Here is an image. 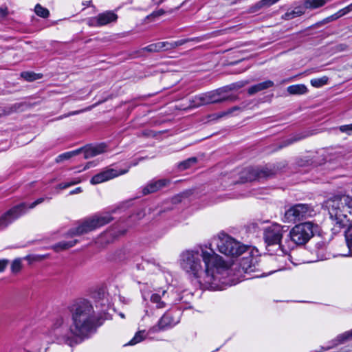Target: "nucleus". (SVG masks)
<instances>
[{"mask_svg":"<svg viewBox=\"0 0 352 352\" xmlns=\"http://www.w3.org/2000/svg\"><path fill=\"white\" fill-rule=\"evenodd\" d=\"M69 311L72 320L69 326L63 316H58L52 320L49 329L32 330L28 337V344L34 348L52 342L73 347L96 332L98 317L91 302L78 300L69 307Z\"/></svg>","mask_w":352,"mask_h":352,"instance_id":"1","label":"nucleus"},{"mask_svg":"<svg viewBox=\"0 0 352 352\" xmlns=\"http://www.w3.org/2000/svg\"><path fill=\"white\" fill-rule=\"evenodd\" d=\"M179 263L203 289H221V284L226 283L224 278L228 274L227 264L210 247L200 245L182 252Z\"/></svg>","mask_w":352,"mask_h":352,"instance_id":"2","label":"nucleus"},{"mask_svg":"<svg viewBox=\"0 0 352 352\" xmlns=\"http://www.w3.org/2000/svg\"><path fill=\"white\" fill-rule=\"evenodd\" d=\"M333 230L352 228V197L349 195L335 197L327 203Z\"/></svg>","mask_w":352,"mask_h":352,"instance_id":"3","label":"nucleus"},{"mask_svg":"<svg viewBox=\"0 0 352 352\" xmlns=\"http://www.w3.org/2000/svg\"><path fill=\"white\" fill-rule=\"evenodd\" d=\"M318 232V225L311 221H306L296 225L287 234L286 248L289 250L295 245H303L306 244Z\"/></svg>","mask_w":352,"mask_h":352,"instance_id":"4","label":"nucleus"},{"mask_svg":"<svg viewBox=\"0 0 352 352\" xmlns=\"http://www.w3.org/2000/svg\"><path fill=\"white\" fill-rule=\"evenodd\" d=\"M287 227L279 224H274L265 230L264 240L269 252L273 251V247H277V250L287 253L289 248H286Z\"/></svg>","mask_w":352,"mask_h":352,"instance_id":"5","label":"nucleus"},{"mask_svg":"<svg viewBox=\"0 0 352 352\" xmlns=\"http://www.w3.org/2000/svg\"><path fill=\"white\" fill-rule=\"evenodd\" d=\"M212 244L217 245L221 253L230 256H238L244 253L248 248L225 233H220L213 237L210 245Z\"/></svg>","mask_w":352,"mask_h":352,"instance_id":"6","label":"nucleus"},{"mask_svg":"<svg viewBox=\"0 0 352 352\" xmlns=\"http://www.w3.org/2000/svg\"><path fill=\"white\" fill-rule=\"evenodd\" d=\"M112 219L109 213L94 215L84 220L77 228L70 230L69 234L76 236L87 233L110 223Z\"/></svg>","mask_w":352,"mask_h":352,"instance_id":"7","label":"nucleus"},{"mask_svg":"<svg viewBox=\"0 0 352 352\" xmlns=\"http://www.w3.org/2000/svg\"><path fill=\"white\" fill-rule=\"evenodd\" d=\"M43 201L44 198H38L29 206L25 203H21L14 206L0 217V230L6 228L13 221L24 214L28 208H34L37 205L41 204Z\"/></svg>","mask_w":352,"mask_h":352,"instance_id":"8","label":"nucleus"},{"mask_svg":"<svg viewBox=\"0 0 352 352\" xmlns=\"http://www.w3.org/2000/svg\"><path fill=\"white\" fill-rule=\"evenodd\" d=\"M106 151L107 146L104 143L99 144L96 146H86L85 148H81L79 149H76L75 151L66 152L63 154H60L56 158V162L58 163L64 160H69L71 157L79 154L82 151H83L84 153V158L89 159L98 155H100L105 152Z\"/></svg>","mask_w":352,"mask_h":352,"instance_id":"9","label":"nucleus"},{"mask_svg":"<svg viewBox=\"0 0 352 352\" xmlns=\"http://www.w3.org/2000/svg\"><path fill=\"white\" fill-rule=\"evenodd\" d=\"M179 311H169L166 312L159 320L157 324L148 329L149 333H155L170 329L180 321Z\"/></svg>","mask_w":352,"mask_h":352,"instance_id":"10","label":"nucleus"},{"mask_svg":"<svg viewBox=\"0 0 352 352\" xmlns=\"http://www.w3.org/2000/svg\"><path fill=\"white\" fill-rule=\"evenodd\" d=\"M314 210L306 204H296L289 208L285 213V217L289 222H296L304 218L311 217Z\"/></svg>","mask_w":352,"mask_h":352,"instance_id":"11","label":"nucleus"},{"mask_svg":"<svg viewBox=\"0 0 352 352\" xmlns=\"http://www.w3.org/2000/svg\"><path fill=\"white\" fill-rule=\"evenodd\" d=\"M274 168L271 167L265 166L262 168L258 167H249L244 170L245 174V179L246 181H254L256 179H267L275 174Z\"/></svg>","mask_w":352,"mask_h":352,"instance_id":"12","label":"nucleus"},{"mask_svg":"<svg viewBox=\"0 0 352 352\" xmlns=\"http://www.w3.org/2000/svg\"><path fill=\"white\" fill-rule=\"evenodd\" d=\"M118 16L112 11H107L95 17L87 19V24L90 27H100L116 21Z\"/></svg>","mask_w":352,"mask_h":352,"instance_id":"13","label":"nucleus"},{"mask_svg":"<svg viewBox=\"0 0 352 352\" xmlns=\"http://www.w3.org/2000/svg\"><path fill=\"white\" fill-rule=\"evenodd\" d=\"M129 169L122 170L118 171L113 168H107L103 171L94 175L90 180V182L93 185L98 184L111 179H113L119 175H124L128 173Z\"/></svg>","mask_w":352,"mask_h":352,"instance_id":"14","label":"nucleus"},{"mask_svg":"<svg viewBox=\"0 0 352 352\" xmlns=\"http://www.w3.org/2000/svg\"><path fill=\"white\" fill-rule=\"evenodd\" d=\"M226 91V88L216 89L212 91L207 92L208 103L214 104L221 103L227 100L235 101L238 99L237 96L233 95H225Z\"/></svg>","mask_w":352,"mask_h":352,"instance_id":"15","label":"nucleus"},{"mask_svg":"<svg viewBox=\"0 0 352 352\" xmlns=\"http://www.w3.org/2000/svg\"><path fill=\"white\" fill-rule=\"evenodd\" d=\"M170 183V181L166 179H161L158 180L151 181L142 189L144 195H148L157 192L162 188L166 186Z\"/></svg>","mask_w":352,"mask_h":352,"instance_id":"16","label":"nucleus"},{"mask_svg":"<svg viewBox=\"0 0 352 352\" xmlns=\"http://www.w3.org/2000/svg\"><path fill=\"white\" fill-rule=\"evenodd\" d=\"M150 302L156 309H163L168 303L167 292L163 290L161 293H153L150 296Z\"/></svg>","mask_w":352,"mask_h":352,"instance_id":"17","label":"nucleus"},{"mask_svg":"<svg viewBox=\"0 0 352 352\" xmlns=\"http://www.w3.org/2000/svg\"><path fill=\"white\" fill-rule=\"evenodd\" d=\"M240 266L245 273H252L256 270V261L250 254L248 256L243 257L241 262Z\"/></svg>","mask_w":352,"mask_h":352,"instance_id":"18","label":"nucleus"},{"mask_svg":"<svg viewBox=\"0 0 352 352\" xmlns=\"http://www.w3.org/2000/svg\"><path fill=\"white\" fill-rule=\"evenodd\" d=\"M211 36H212V34H204V35H202L200 36H197V37L180 39V40L173 42V47H174V49H175L176 47L181 46L182 45H184L188 42L200 43V42H202V41H206V40L210 38Z\"/></svg>","mask_w":352,"mask_h":352,"instance_id":"19","label":"nucleus"},{"mask_svg":"<svg viewBox=\"0 0 352 352\" xmlns=\"http://www.w3.org/2000/svg\"><path fill=\"white\" fill-rule=\"evenodd\" d=\"M273 86H274V82L270 80H267L264 82H260L256 85L251 86L248 89V93L249 95H254L259 91L265 90V89H269Z\"/></svg>","mask_w":352,"mask_h":352,"instance_id":"20","label":"nucleus"},{"mask_svg":"<svg viewBox=\"0 0 352 352\" xmlns=\"http://www.w3.org/2000/svg\"><path fill=\"white\" fill-rule=\"evenodd\" d=\"M208 103V96L207 92L204 93L192 98L190 101V107L191 108L199 107L202 105H207Z\"/></svg>","mask_w":352,"mask_h":352,"instance_id":"21","label":"nucleus"},{"mask_svg":"<svg viewBox=\"0 0 352 352\" xmlns=\"http://www.w3.org/2000/svg\"><path fill=\"white\" fill-rule=\"evenodd\" d=\"M287 90L291 95H301L307 92V87L302 84L289 86Z\"/></svg>","mask_w":352,"mask_h":352,"instance_id":"22","label":"nucleus"},{"mask_svg":"<svg viewBox=\"0 0 352 352\" xmlns=\"http://www.w3.org/2000/svg\"><path fill=\"white\" fill-rule=\"evenodd\" d=\"M148 334H150L148 331L146 333L144 330L139 331L135 333L133 338L126 344H125V346H133L135 345L142 341H143L147 336Z\"/></svg>","mask_w":352,"mask_h":352,"instance_id":"23","label":"nucleus"},{"mask_svg":"<svg viewBox=\"0 0 352 352\" xmlns=\"http://www.w3.org/2000/svg\"><path fill=\"white\" fill-rule=\"evenodd\" d=\"M78 243L77 240H72L70 241H60L53 245L52 248L56 252L67 250L74 246Z\"/></svg>","mask_w":352,"mask_h":352,"instance_id":"24","label":"nucleus"},{"mask_svg":"<svg viewBox=\"0 0 352 352\" xmlns=\"http://www.w3.org/2000/svg\"><path fill=\"white\" fill-rule=\"evenodd\" d=\"M279 1L280 0H261L252 8V12H256L263 8H268Z\"/></svg>","mask_w":352,"mask_h":352,"instance_id":"25","label":"nucleus"},{"mask_svg":"<svg viewBox=\"0 0 352 352\" xmlns=\"http://www.w3.org/2000/svg\"><path fill=\"white\" fill-rule=\"evenodd\" d=\"M197 162V158L195 157H190L178 164V168L180 170H184L195 165Z\"/></svg>","mask_w":352,"mask_h":352,"instance_id":"26","label":"nucleus"},{"mask_svg":"<svg viewBox=\"0 0 352 352\" xmlns=\"http://www.w3.org/2000/svg\"><path fill=\"white\" fill-rule=\"evenodd\" d=\"M324 5L322 0H305L304 6L306 8L316 9Z\"/></svg>","mask_w":352,"mask_h":352,"instance_id":"27","label":"nucleus"},{"mask_svg":"<svg viewBox=\"0 0 352 352\" xmlns=\"http://www.w3.org/2000/svg\"><path fill=\"white\" fill-rule=\"evenodd\" d=\"M304 14V12L300 9H296L290 12H287L282 18L285 20H291L297 16H300Z\"/></svg>","mask_w":352,"mask_h":352,"instance_id":"28","label":"nucleus"},{"mask_svg":"<svg viewBox=\"0 0 352 352\" xmlns=\"http://www.w3.org/2000/svg\"><path fill=\"white\" fill-rule=\"evenodd\" d=\"M21 76L28 81H33L41 78V76L39 74L30 72L21 73Z\"/></svg>","mask_w":352,"mask_h":352,"instance_id":"29","label":"nucleus"},{"mask_svg":"<svg viewBox=\"0 0 352 352\" xmlns=\"http://www.w3.org/2000/svg\"><path fill=\"white\" fill-rule=\"evenodd\" d=\"M34 11L38 16L43 18L47 17L50 14L49 10L42 7L40 4H37L35 6Z\"/></svg>","mask_w":352,"mask_h":352,"instance_id":"30","label":"nucleus"},{"mask_svg":"<svg viewBox=\"0 0 352 352\" xmlns=\"http://www.w3.org/2000/svg\"><path fill=\"white\" fill-rule=\"evenodd\" d=\"M328 82V78L327 76H323L320 78H314L311 80V84L313 87H320L324 85H326Z\"/></svg>","mask_w":352,"mask_h":352,"instance_id":"31","label":"nucleus"},{"mask_svg":"<svg viewBox=\"0 0 352 352\" xmlns=\"http://www.w3.org/2000/svg\"><path fill=\"white\" fill-rule=\"evenodd\" d=\"M345 240L349 252L352 254V227L347 228L345 232Z\"/></svg>","mask_w":352,"mask_h":352,"instance_id":"32","label":"nucleus"},{"mask_svg":"<svg viewBox=\"0 0 352 352\" xmlns=\"http://www.w3.org/2000/svg\"><path fill=\"white\" fill-rule=\"evenodd\" d=\"M142 50L147 51L148 52H159L162 51L160 42L148 45V46L142 48Z\"/></svg>","mask_w":352,"mask_h":352,"instance_id":"33","label":"nucleus"},{"mask_svg":"<svg viewBox=\"0 0 352 352\" xmlns=\"http://www.w3.org/2000/svg\"><path fill=\"white\" fill-rule=\"evenodd\" d=\"M160 45L162 51H168L174 49L173 42L162 41L160 42Z\"/></svg>","mask_w":352,"mask_h":352,"instance_id":"34","label":"nucleus"},{"mask_svg":"<svg viewBox=\"0 0 352 352\" xmlns=\"http://www.w3.org/2000/svg\"><path fill=\"white\" fill-rule=\"evenodd\" d=\"M12 272L17 273L21 269V261L20 259H15L11 265Z\"/></svg>","mask_w":352,"mask_h":352,"instance_id":"35","label":"nucleus"},{"mask_svg":"<svg viewBox=\"0 0 352 352\" xmlns=\"http://www.w3.org/2000/svg\"><path fill=\"white\" fill-rule=\"evenodd\" d=\"M80 182V180H78V179H75L71 182H67V183H62V184H60L58 187V188L60 189H65V188H67L72 185H74V184H78L79 182Z\"/></svg>","mask_w":352,"mask_h":352,"instance_id":"36","label":"nucleus"},{"mask_svg":"<svg viewBox=\"0 0 352 352\" xmlns=\"http://www.w3.org/2000/svg\"><path fill=\"white\" fill-rule=\"evenodd\" d=\"M340 130L343 133L351 135L352 134V124L340 126Z\"/></svg>","mask_w":352,"mask_h":352,"instance_id":"37","label":"nucleus"},{"mask_svg":"<svg viewBox=\"0 0 352 352\" xmlns=\"http://www.w3.org/2000/svg\"><path fill=\"white\" fill-rule=\"evenodd\" d=\"M98 103H96L91 106H89L88 107H87L86 109H82V110H79V111H72V112H70L69 113H68L67 116H65V117L67 116H73V115H76V114H78V113H82V112H84V111H90L94 107H95Z\"/></svg>","mask_w":352,"mask_h":352,"instance_id":"38","label":"nucleus"},{"mask_svg":"<svg viewBox=\"0 0 352 352\" xmlns=\"http://www.w3.org/2000/svg\"><path fill=\"white\" fill-rule=\"evenodd\" d=\"M352 337V330L350 331L345 332L344 333L338 336V339L343 342Z\"/></svg>","mask_w":352,"mask_h":352,"instance_id":"39","label":"nucleus"},{"mask_svg":"<svg viewBox=\"0 0 352 352\" xmlns=\"http://www.w3.org/2000/svg\"><path fill=\"white\" fill-rule=\"evenodd\" d=\"M247 83H248V82H242V81L241 82H237L235 84L232 85L231 86L232 87H230V89H240V88L243 87Z\"/></svg>","mask_w":352,"mask_h":352,"instance_id":"40","label":"nucleus"},{"mask_svg":"<svg viewBox=\"0 0 352 352\" xmlns=\"http://www.w3.org/2000/svg\"><path fill=\"white\" fill-rule=\"evenodd\" d=\"M244 109V107H239V106H234L230 109H229L228 110L226 111V113H233L234 111H243Z\"/></svg>","mask_w":352,"mask_h":352,"instance_id":"41","label":"nucleus"},{"mask_svg":"<svg viewBox=\"0 0 352 352\" xmlns=\"http://www.w3.org/2000/svg\"><path fill=\"white\" fill-rule=\"evenodd\" d=\"M338 16L336 15V14H333L328 17H327L326 19H324L323 20V23H329V22H331V21H335L336 19H338Z\"/></svg>","mask_w":352,"mask_h":352,"instance_id":"42","label":"nucleus"},{"mask_svg":"<svg viewBox=\"0 0 352 352\" xmlns=\"http://www.w3.org/2000/svg\"><path fill=\"white\" fill-rule=\"evenodd\" d=\"M8 261L7 260H0V272L4 271L6 269Z\"/></svg>","mask_w":352,"mask_h":352,"instance_id":"43","label":"nucleus"},{"mask_svg":"<svg viewBox=\"0 0 352 352\" xmlns=\"http://www.w3.org/2000/svg\"><path fill=\"white\" fill-rule=\"evenodd\" d=\"M81 192H82V188L80 187H78L76 189L72 190L69 194L74 195V194L80 193Z\"/></svg>","mask_w":352,"mask_h":352,"instance_id":"44","label":"nucleus"},{"mask_svg":"<svg viewBox=\"0 0 352 352\" xmlns=\"http://www.w3.org/2000/svg\"><path fill=\"white\" fill-rule=\"evenodd\" d=\"M94 166H95L94 162H87V164L85 166V167L83 168L82 170H87V169H88L90 167Z\"/></svg>","mask_w":352,"mask_h":352,"instance_id":"45","label":"nucleus"},{"mask_svg":"<svg viewBox=\"0 0 352 352\" xmlns=\"http://www.w3.org/2000/svg\"><path fill=\"white\" fill-rule=\"evenodd\" d=\"M324 246H325V243L324 242H321V243H318L316 244V247L318 248V249H324Z\"/></svg>","mask_w":352,"mask_h":352,"instance_id":"46","label":"nucleus"},{"mask_svg":"<svg viewBox=\"0 0 352 352\" xmlns=\"http://www.w3.org/2000/svg\"><path fill=\"white\" fill-rule=\"evenodd\" d=\"M336 14L338 19L345 15L342 9L338 11Z\"/></svg>","mask_w":352,"mask_h":352,"instance_id":"47","label":"nucleus"},{"mask_svg":"<svg viewBox=\"0 0 352 352\" xmlns=\"http://www.w3.org/2000/svg\"><path fill=\"white\" fill-rule=\"evenodd\" d=\"M142 160H144V157H140V159H138V160H137V161H135V162H133V163L131 164V166H129L126 169H129V168H130L131 166H136V165L138 164V162H139L140 161Z\"/></svg>","mask_w":352,"mask_h":352,"instance_id":"48","label":"nucleus"},{"mask_svg":"<svg viewBox=\"0 0 352 352\" xmlns=\"http://www.w3.org/2000/svg\"><path fill=\"white\" fill-rule=\"evenodd\" d=\"M181 197H182V196L177 195L173 199V201L174 203L179 202V201H181Z\"/></svg>","mask_w":352,"mask_h":352,"instance_id":"49","label":"nucleus"},{"mask_svg":"<svg viewBox=\"0 0 352 352\" xmlns=\"http://www.w3.org/2000/svg\"><path fill=\"white\" fill-rule=\"evenodd\" d=\"M164 11L162 10L157 11V12H153V15L154 16H160L164 14Z\"/></svg>","mask_w":352,"mask_h":352,"instance_id":"50","label":"nucleus"},{"mask_svg":"<svg viewBox=\"0 0 352 352\" xmlns=\"http://www.w3.org/2000/svg\"><path fill=\"white\" fill-rule=\"evenodd\" d=\"M231 113H226V111H223V112H221L219 114L218 117L219 118H221L223 116H229L230 115Z\"/></svg>","mask_w":352,"mask_h":352,"instance_id":"51","label":"nucleus"},{"mask_svg":"<svg viewBox=\"0 0 352 352\" xmlns=\"http://www.w3.org/2000/svg\"><path fill=\"white\" fill-rule=\"evenodd\" d=\"M342 10L343 11V12L344 13V14H346L347 13L350 12L347 6L342 8Z\"/></svg>","mask_w":352,"mask_h":352,"instance_id":"52","label":"nucleus"},{"mask_svg":"<svg viewBox=\"0 0 352 352\" xmlns=\"http://www.w3.org/2000/svg\"><path fill=\"white\" fill-rule=\"evenodd\" d=\"M347 8H348L349 12L352 11V3L351 4H349V6H347Z\"/></svg>","mask_w":352,"mask_h":352,"instance_id":"53","label":"nucleus"},{"mask_svg":"<svg viewBox=\"0 0 352 352\" xmlns=\"http://www.w3.org/2000/svg\"><path fill=\"white\" fill-rule=\"evenodd\" d=\"M347 8H348L349 12L352 11V3L351 4H349V6H347Z\"/></svg>","mask_w":352,"mask_h":352,"instance_id":"54","label":"nucleus"},{"mask_svg":"<svg viewBox=\"0 0 352 352\" xmlns=\"http://www.w3.org/2000/svg\"><path fill=\"white\" fill-rule=\"evenodd\" d=\"M298 140V139L289 140V144H291V143H292V142H296V141H297Z\"/></svg>","mask_w":352,"mask_h":352,"instance_id":"55","label":"nucleus"},{"mask_svg":"<svg viewBox=\"0 0 352 352\" xmlns=\"http://www.w3.org/2000/svg\"><path fill=\"white\" fill-rule=\"evenodd\" d=\"M118 258H119L120 260H122V259H123V258H124V257H122V256H120V255L119 254V256H118Z\"/></svg>","mask_w":352,"mask_h":352,"instance_id":"56","label":"nucleus"},{"mask_svg":"<svg viewBox=\"0 0 352 352\" xmlns=\"http://www.w3.org/2000/svg\"><path fill=\"white\" fill-rule=\"evenodd\" d=\"M1 13L3 15H6V12L5 11H1Z\"/></svg>","mask_w":352,"mask_h":352,"instance_id":"57","label":"nucleus"},{"mask_svg":"<svg viewBox=\"0 0 352 352\" xmlns=\"http://www.w3.org/2000/svg\"><path fill=\"white\" fill-rule=\"evenodd\" d=\"M1 13L3 15H6V12L5 11H1Z\"/></svg>","mask_w":352,"mask_h":352,"instance_id":"58","label":"nucleus"},{"mask_svg":"<svg viewBox=\"0 0 352 352\" xmlns=\"http://www.w3.org/2000/svg\"><path fill=\"white\" fill-rule=\"evenodd\" d=\"M89 3H90V1H87V3H85V5H86V6H89Z\"/></svg>","mask_w":352,"mask_h":352,"instance_id":"59","label":"nucleus"},{"mask_svg":"<svg viewBox=\"0 0 352 352\" xmlns=\"http://www.w3.org/2000/svg\"><path fill=\"white\" fill-rule=\"evenodd\" d=\"M120 316H121L122 318H124V314H120Z\"/></svg>","mask_w":352,"mask_h":352,"instance_id":"60","label":"nucleus"},{"mask_svg":"<svg viewBox=\"0 0 352 352\" xmlns=\"http://www.w3.org/2000/svg\"><path fill=\"white\" fill-rule=\"evenodd\" d=\"M146 314L149 315L148 311L147 310L146 311Z\"/></svg>","mask_w":352,"mask_h":352,"instance_id":"61","label":"nucleus"}]
</instances>
